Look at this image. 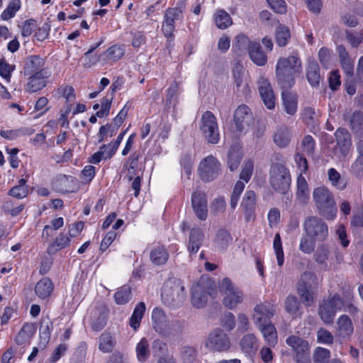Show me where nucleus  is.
I'll list each match as a JSON object with an SVG mask.
<instances>
[{
    "label": "nucleus",
    "mask_w": 363,
    "mask_h": 363,
    "mask_svg": "<svg viewBox=\"0 0 363 363\" xmlns=\"http://www.w3.org/2000/svg\"><path fill=\"white\" fill-rule=\"evenodd\" d=\"M208 294L206 289L199 284L194 286L191 289V303L197 308H203L208 301Z\"/></svg>",
    "instance_id": "24"
},
{
    "label": "nucleus",
    "mask_w": 363,
    "mask_h": 363,
    "mask_svg": "<svg viewBox=\"0 0 363 363\" xmlns=\"http://www.w3.org/2000/svg\"><path fill=\"white\" fill-rule=\"evenodd\" d=\"M351 172L357 177H363V157H357L351 165Z\"/></svg>",
    "instance_id": "64"
},
{
    "label": "nucleus",
    "mask_w": 363,
    "mask_h": 363,
    "mask_svg": "<svg viewBox=\"0 0 363 363\" xmlns=\"http://www.w3.org/2000/svg\"><path fill=\"white\" fill-rule=\"evenodd\" d=\"M108 309L105 305L97 306L94 311V318L91 323L93 330L100 331L106 325Z\"/></svg>",
    "instance_id": "19"
},
{
    "label": "nucleus",
    "mask_w": 363,
    "mask_h": 363,
    "mask_svg": "<svg viewBox=\"0 0 363 363\" xmlns=\"http://www.w3.org/2000/svg\"><path fill=\"white\" fill-rule=\"evenodd\" d=\"M45 60L38 55H32L28 57L25 62V74H35L41 70H49L44 68Z\"/></svg>",
    "instance_id": "25"
},
{
    "label": "nucleus",
    "mask_w": 363,
    "mask_h": 363,
    "mask_svg": "<svg viewBox=\"0 0 363 363\" xmlns=\"http://www.w3.org/2000/svg\"><path fill=\"white\" fill-rule=\"evenodd\" d=\"M276 42L279 47H284L287 45L291 38L289 28L284 25H279L275 33Z\"/></svg>",
    "instance_id": "47"
},
{
    "label": "nucleus",
    "mask_w": 363,
    "mask_h": 363,
    "mask_svg": "<svg viewBox=\"0 0 363 363\" xmlns=\"http://www.w3.org/2000/svg\"><path fill=\"white\" fill-rule=\"evenodd\" d=\"M259 91L260 96L269 109H272L275 106V97L269 81L262 77L259 80Z\"/></svg>",
    "instance_id": "18"
},
{
    "label": "nucleus",
    "mask_w": 363,
    "mask_h": 363,
    "mask_svg": "<svg viewBox=\"0 0 363 363\" xmlns=\"http://www.w3.org/2000/svg\"><path fill=\"white\" fill-rule=\"evenodd\" d=\"M108 148L107 145H104L101 147L100 150L97 152H95L90 158L89 162L94 164H98L102 160L110 159L114 154L110 150V151H106V149Z\"/></svg>",
    "instance_id": "55"
},
{
    "label": "nucleus",
    "mask_w": 363,
    "mask_h": 363,
    "mask_svg": "<svg viewBox=\"0 0 363 363\" xmlns=\"http://www.w3.org/2000/svg\"><path fill=\"white\" fill-rule=\"evenodd\" d=\"M214 21L219 29H225L233 23L231 17L224 10H218L216 12Z\"/></svg>",
    "instance_id": "45"
},
{
    "label": "nucleus",
    "mask_w": 363,
    "mask_h": 363,
    "mask_svg": "<svg viewBox=\"0 0 363 363\" xmlns=\"http://www.w3.org/2000/svg\"><path fill=\"white\" fill-rule=\"evenodd\" d=\"M137 356L140 361L145 362L150 354L149 345L145 338H143L136 347Z\"/></svg>",
    "instance_id": "58"
},
{
    "label": "nucleus",
    "mask_w": 363,
    "mask_h": 363,
    "mask_svg": "<svg viewBox=\"0 0 363 363\" xmlns=\"http://www.w3.org/2000/svg\"><path fill=\"white\" fill-rule=\"evenodd\" d=\"M285 311L293 318H301L303 314L302 306L298 298L289 295L284 301Z\"/></svg>",
    "instance_id": "23"
},
{
    "label": "nucleus",
    "mask_w": 363,
    "mask_h": 363,
    "mask_svg": "<svg viewBox=\"0 0 363 363\" xmlns=\"http://www.w3.org/2000/svg\"><path fill=\"white\" fill-rule=\"evenodd\" d=\"M302 152L308 156H313L315 147V142L313 138L311 135H306L303 137L301 143Z\"/></svg>",
    "instance_id": "57"
},
{
    "label": "nucleus",
    "mask_w": 363,
    "mask_h": 363,
    "mask_svg": "<svg viewBox=\"0 0 363 363\" xmlns=\"http://www.w3.org/2000/svg\"><path fill=\"white\" fill-rule=\"evenodd\" d=\"M69 243V238L67 234L60 233L59 236L55 238L53 243L48 247V253L54 255L61 249L66 247Z\"/></svg>",
    "instance_id": "44"
},
{
    "label": "nucleus",
    "mask_w": 363,
    "mask_h": 363,
    "mask_svg": "<svg viewBox=\"0 0 363 363\" xmlns=\"http://www.w3.org/2000/svg\"><path fill=\"white\" fill-rule=\"evenodd\" d=\"M138 160L139 155L136 153H133L128 157L127 163L123 166V168H125L127 170L125 178H127L128 181L135 179L137 176H141L139 171L137 169Z\"/></svg>",
    "instance_id": "35"
},
{
    "label": "nucleus",
    "mask_w": 363,
    "mask_h": 363,
    "mask_svg": "<svg viewBox=\"0 0 363 363\" xmlns=\"http://www.w3.org/2000/svg\"><path fill=\"white\" fill-rule=\"evenodd\" d=\"M117 131V129L114 127H112L111 125H103L99 129V142L101 143L105 140H107L108 138H111L113 136Z\"/></svg>",
    "instance_id": "62"
},
{
    "label": "nucleus",
    "mask_w": 363,
    "mask_h": 363,
    "mask_svg": "<svg viewBox=\"0 0 363 363\" xmlns=\"http://www.w3.org/2000/svg\"><path fill=\"white\" fill-rule=\"evenodd\" d=\"M181 357L184 363H194L197 357L196 350L191 346H183L181 348Z\"/></svg>",
    "instance_id": "54"
},
{
    "label": "nucleus",
    "mask_w": 363,
    "mask_h": 363,
    "mask_svg": "<svg viewBox=\"0 0 363 363\" xmlns=\"http://www.w3.org/2000/svg\"><path fill=\"white\" fill-rule=\"evenodd\" d=\"M124 55L123 48L118 45H114L109 48L105 52L106 60L116 62L121 59Z\"/></svg>",
    "instance_id": "56"
},
{
    "label": "nucleus",
    "mask_w": 363,
    "mask_h": 363,
    "mask_svg": "<svg viewBox=\"0 0 363 363\" xmlns=\"http://www.w3.org/2000/svg\"><path fill=\"white\" fill-rule=\"evenodd\" d=\"M345 121L349 122L352 130L356 133L363 130V113L360 111H346L343 115Z\"/></svg>",
    "instance_id": "29"
},
{
    "label": "nucleus",
    "mask_w": 363,
    "mask_h": 363,
    "mask_svg": "<svg viewBox=\"0 0 363 363\" xmlns=\"http://www.w3.org/2000/svg\"><path fill=\"white\" fill-rule=\"evenodd\" d=\"M35 333V328L33 325L26 323L23 325L20 331L15 337V342L18 345H22L30 341Z\"/></svg>",
    "instance_id": "40"
},
{
    "label": "nucleus",
    "mask_w": 363,
    "mask_h": 363,
    "mask_svg": "<svg viewBox=\"0 0 363 363\" xmlns=\"http://www.w3.org/2000/svg\"><path fill=\"white\" fill-rule=\"evenodd\" d=\"M335 137L336 145L329 150V155L333 159L342 160L351 150V135L345 128H339L335 133Z\"/></svg>",
    "instance_id": "8"
},
{
    "label": "nucleus",
    "mask_w": 363,
    "mask_h": 363,
    "mask_svg": "<svg viewBox=\"0 0 363 363\" xmlns=\"http://www.w3.org/2000/svg\"><path fill=\"white\" fill-rule=\"evenodd\" d=\"M240 347L244 352L247 354L253 353L258 347L257 337L252 333L244 335L240 340Z\"/></svg>",
    "instance_id": "39"
},
{
    "label": "nucleus",
    "mask_w": 363,
    "mask_h": 363,
    "mask_svg": "<svg viewBox=\"0 0 363 363\" xmlns=\"http://www.w3.org/2000/svg\"><path fill=\"white\" fill-rule=\"evenodd\" d=\"M191 206L196 217L205 220L208 215L207 198L205 193L196 191L191 196Z\"/></svg>",
    "instance_id": "15"
},
{
    "label": "nucleus",
    "mask_w": 363,
    "mask_h": 363,
    "mask_svg": "<svg viewBox=\"0 0 363 363\" xmlns=\"http://www.w3.org/2000/svg\"><path fill=\"white\" fill-rule=\"evenodd\" d=\"M200 129L208 143L216 144L219 141L218 123L215 116L209 111L204 112L201 119Z\"/></svg>",
    "instance_id": "10"
},
{
    "label": "nucleus",
    "mask_w": 363,
    "mask_h": 363,
    "mask_svg": "<svg viewBox=\"0 0 363 363\" xmlns=\"http://www.w3.org/2000/svg\"><path fill=\"white\" fill-rule=\"evenodd\" d=\"M220 173V163L213 156L209 155L201 160L199 167L201 179L205 182H211Z\"/></svg>",
    "instance_id": "13"
},
{
    "label": "nucleus",
    "mask_w": 363,
    "mask_h": 363,
    "mask_svg": "<svg viewBox=\"0 0 363 363\" xmlns=\"http://www.w3.org/2000/svg\"><path fill=\"white\" fill-rule=\"evenodd\" d=\"M152 320L153 322V328L160 335L162 334L169 320L164 311L158 308H155L153 310Z\"/></svg>",
    "instance_id": "30"
},
{
    "label": "nucleus",
    "mask_w": 363,
    "mask_h": 363,
    "mask_svg": "<svg viewBox=\"0 0 363 363\" xmlns=\"http://www.w3.org/2000/svg\"><path fill=\"white\" fill-rule=\"evenodd\" d=\"M286 343L292 348L295 354H306L309 350L308 342L296 335H290L286 340Z\"/></svg>",
    "instance_id": "31"
},
{
    "label": "nucleus",
    "mask_w": 363,
    "mask_h": 363,
    "mask_svg": "<svg viewBox=\"0 0 363 363\" xmlns=\"http://www.w3.org/2000/svg\"><path fill=\"white\" fill-rule=\"evenodd\" d=\"M318 284L316 276L311 272H303L297 284V293L306 306H311L315 301V287Z\"/></svg>",
    "instance_id": "3"
},
{
    "label": "nucleus",
    "mask_w": 363,
    "mask_h": 363,
    "mask_svg": "<svg viewBox=\"0 0 363 363\" xmlns=\"http://www.w3.org/2000/svg\"><path fill=\"white\" fill-rule=\"evenodd\" d=\"M21 8L20 0H12L6 9L1 13V18L4 21H8L11 18L14 17L16 13Z\"/></svg>",
    "instance_id": "52"
},
{
    "label": "nucleus",
    "mask_w": 363,
    "mask_h": 363,
    "mask_svg": "<svg viewBox=\"0 0 363 363\" xmlns=\"http://www.w3.org/2000/svg\"><path fill=\"white\" fill-rule=\"evenodd\" d=\"M184 329V322L177 319H169L161 335L174 337L179 335Z\"/></svg>",
    "instance_id": "38"
},
{
    "label": "nucleus",
    "mask_w": 363,
    "mask_h": 363,
    "mask_svg": "<svg viewBox=\"0 0 363 363\" xmlns=\"http://www.w3.org/2000/svg\"><path fill=\"white\" fill-rule=\"evenodd\" d=\"M330 357V350L320 347L315 349L313 356L314 363H325Z\"/></svg>",
    "instance_id": "59"
},
{
    "label": "nucleus",
    "mask_w": 363,
    "mask_h": 363,
    "mask_svg": "<svg viewBox=\"0 0 363 363\" xmlns=\"http://www.w3.org/2000/svg\"><path fill=\"white\" fill-rule=\"evenodd\" d=\"M54 289V285L48 277H43L39 280L35 286L36 295L42 299L49 297Z\"/></svg>",
    "instance_id": "28"
},
{
    "label": "nucleus",
    "mask_w": 363,
    "mask_h": 363,
    "mask_svg": "<svg viewBox=\"0 0 363 363\" xmlns=\"http://www.w3.org/2000/svg\"><path fill=\"white\" fill-rule=\"evenodd\" d=\"M204 240L201 228H191L189 234L188 250L191 254L196 253Z\"/></svg>",
    "instance_id": "27"
},
{
    "label": "nucleus",
    "mask_w": 363,
    "mask_h": 363,
    "mask_svg": "<svg viewBox=\"0 0 363 363\" xmlns=\"http://www.w3.org/2000/svg\"><path fill=\"white\" fill-rule=\"evenodd\" d=\"M252 120V113L250 108L245 105L237 108L234 113V122L236 130L242 133L250 125Z\"/></svg>",
    "instance_id": "17"
},
{
    "label": "nucleus",
    "mask_w": 363,
    "mask_h": 363,
    "mask_svg": "<svg viewBox=\"0 0 363 363\" xmlns=\"http://www.w3.org/2000/svg\"><path fill=\"white\" fill-rule=\"evenodd\" d=\"M337 52L341 65L347 75L351 77L354 73V62L343 45L337 46Z\"/></svg>",
    "instance_id": "34"
},
{
    "label": "nucleus",
    "mask_w": 363,
    "mask_h": 363,
    "mask_svg": "<svg viewBox=\"0 0 363 363\" xmlns=\"http://www.w3.org/2000/svg\"><path fill=\"white\" fill-rule=\"evenodd\" d=\"M306 235L300 242L299 249L306 254L311 253L315 241H323L328 236V228H306Z\"/></svg>",
    "instance_id": "12"
},
{
    "label": "nucleus",
    "mask_w": 363,
    "mask_h": 363,
    "mask_svg": "<svg viewBox=\"0 0 363 363\" xmlns=\"http://www.w3.org/2000/svg\"><path fill=\"white\" fill-rule=\"evenodd\" d=\"M328 179L332 185L339 190H343L346 188L347 184L341 179L340 174L335 169L330 168L328 171Z\"/></svg>",
    "instance_id": "50"
},
{
    "label": "nucleus",
    "mask_w": 363,
    "mask_h": 363,
    "mask_svg": "<svg viewBox=\"0 0 363 363\" xmlns=\"http://www.w3.org/2000/svg\"><path fill=\"white\" fill-rule=\"evenodd\" d=\"M150 258L154 264L162 265L167 262L169 253L164 246H157L151 250Z\"/></svg>",
    "instance_id": "36"
},
{
    "label": "nucleus",
    "mask_w": 363,
    "mask_h": 363,
    "mask_svg": "<svg viewBox=\"0 0 363 363\" xmlns=\"http://www.w3.org/2000/svg\"><path fill=\"white\" fill-rule=\"evenodd\" d=\"M291 138V130L286 126H281L274 133L273 140L278 147L284 148L289 145Z\"/></svg>",
    "instance_id": "26"
},
{
    "label": "nucleus",
    "mask_w": 363,
    "mask_h": 363,
    "mask_svg": "<svg viewBox=\"0 0 363 363\" xmlns=\"http://www.w3.org/2000/svg\"><path fill=\"white\" fill-rule=\"evenodd\" d=\"M181 83L174 81L172 84L167 89V96L166 99V104L169 107H174L178 102V95L179 94Z\"/></svg>",
    "instance_id": "43"
},
{
    "label": "nucleus",
    "mask_w": 363,
    "mask_h": 363,
    "mask_svg": "<svg viewBox=\"0 0 363 363\" xmlns=\"http://www.w3.org/2000/svg\"><path fill=\"white\" fill-rule=\"evenodd\" d=\"M219 291L223 296V303L229 308H235L243 300L242 292L236 287L229 278L223 279L219 283Z\"/></svg>",
    "instance_id": "6"
},
{
    "label": "nucleus",
    "mask_w": 363,
    "mask_h": 363,
    "mask_svg": "<svg viewBox=\"0 0 363 363\" xmlns=\"http://www.w3.org/2000/svg\"><path fill=\"white\" fill-rule=\"evenodd\" d=\"M307 79L313 86H318L320 83V75L318 65L315 62H310L307 69Z\"/></svg>",
    "instance_id": "48"
},
{
    "label": "nucleus",
    "mask_w": 363,
    "mask_h": 363,
    "mask_svg": "<svg viewBox=\"0 0 363 363\" xmlns=\"http://www.w3.org/2000/svg\"><path fill=\"white\" fill-rule=\"evenodd\" d=\"M248 54L251 60L257 66H264L267 62V56L262 51V47L258 42H254L252 44Z\"/></svg>",
    "instance_id": "32"
},
{
    "label": "nucleus",
    "mask_w": 363,
    "mask_h": 363,
    "mask_svg": "<svg viewBox=\"0 0 363 363\" xmlns=\"http://www.w3.org/2000/svg\"><path fill=\"white\" fill-rule=\"evenodd\" d=\"M274 308L269 302L257 304L253 309L252 319L256 326L271 322V318L274 315Z\"/></svg>",
    "instance_id": "14"
},
{
    "label": "nucleus",
    "mask_w": 363,
    "mask_h": 363,
    "mask_svg": "<svg viewBox=\"0 0 363 363\" xmlns=\"http://www.w3.org/2000/svg\"><path fill=\"white\" fill-rule=\"evenodd\" d=\"M282 91V101L284 110L287 114L294 116L298 109V99L295 93L284 89Z\"/></svg>",
    "instance_id": "21"
},
{
    "label": "nucleus",
    "mask_w": 363,
    "mask_h": 363,
    "mask_svg": "<svg viewBox=\"0 0 363 363\" xmlns=\"http://www.w3.org/2000/svg\"><path fill=\"white\" fill-rule=\"evenodd\" d=\"M313 198L319 213L328 220H333L337 215L336 203L333 193L325 186L315 188Z\"/></svg>",
    "instance_id": "2"
},
{
    "label": "nucleus",
    "mask_w": 363,
    "mask_h": 363,
    "mask_svg": "<svg viewBox=\"0 0 363 363\" xmlns=\"http://www.w3.org/2000/svg\"><path fill=\"white\" fill-rule=\"evenodd\" d=\"M255 41H251L247 36L244 34H239L235 38V42L233 48L237 51H242L247 50L248 52L250 50L252 44Z\"/></svg>",
    "instance_id": "53"
},
{
    "label": "nucleus",
    "mask_w": 363,
    "mask_h": 363,
    "mask_svg": "<svg viewBox=\"0 0 363 363\" xmlns=\"http://www.w3.org/2000/svg\"><path fill=\"white\" fill-rule=\"evenodd\" d=\"M242 158L241 148L238 146H233L230 148L228 153V165L230 171L238 169Z\"/></svg>",
    "instance_id": "42"
},
{
    "label": "nucleus",
    "mask_w": 363,
    "mask_h": 363,
    "mask_svg": "<svg viewBox=\"0 0 363 363\" xmlns=\"http://www.w3.org/2000/svg\"><path fill=\"white\" fill-rule=\"evenodd\" d=\"M184 287L178 280H168L163 286L162 301L169 307L177 306L184 299Z\"/></svg>",
    "instance_id": "5"
},
{
    "label": "nucleus",
    "mask_w": 363,
    "mask_h": 363,
    "mask_svg": "<svg viewBox=\"0 0 363 363\" xmlns=\"http://www.w3.org/2000/svg\"><path fill=\"white\" fill-rule=\"evenodd\" d=\"M291 175L289 169L281 164H273L270 169V184L272 188L284 194L290 187Z\"/></svg>",
    "instance_id": "7"
},
{
    "label": "nucleus",
    "mask_w": 363,
    "mask_h": 363,
    "mask_svg": "<svg viewBox=\"0 0 363 363\" xmlns=\"http://www.w3.org/2000/svg\"><path fill=\"white\" fill-rule=\"evenodd\" d=\"M233 238L225 228H220L217 230L214 242L220 250H225L231 243Z\"/></svg>",
    "instance_id": "41"
},
{
    "label": "nucleus",
    "mask_w": 363,
    "mask_h": 363,
    "mask_svg": "<svg viewBox=\"0 0 363 363\" xmlns=\"http://www.w3.org/2000/svg\"><path fill=\"white\" fill-rule=\"evenodd\" d=\"M344 306V301L337 294L323 298L319 303L318 313L325 325H332L337 311Z\"/></svg>",
    "instance_id": "4"
},
{
    "label": "nucleus",
    "mask_w": 363,
    "mask_h": 363,
    "mask_svg": "<svg viewBox=\"0 0 363 363\" xmlns=\"http://www.w3.org/2000/svg\"><path fill=\"white\" fill-rule=\"evenodd\" d=\"M302 71V62L298 52L280 57L276 65V77L281 89H289L294 84V77Z\"/></svg>",
    "instance_id": "1"
},
{
    "label": "nucleus",
    "mask_w": 363,
    "mask_h": 363,
    "mask_svg": "<svg viewBox=\"0 0 363 363\" xmlns=\"http://www.w3.org/2000/svg\"><path fill=\"white\" fill-rule=\"evenodd\" d=\"M231 343L228 335L220 328H216L208 334L205 346L213 352H225Z\"/></svg>",
    "instance_id": "11"
},
{
    "label": "nucleus",
    "mask_w": 363,
    "mask_h": 363,
    "mask_svg": "<svg viewBox=\"0 0 363 363\" xmlns=\"http://www.w3.org/2000/svg\"><path fill=\"white\" fill-rule=\"evenodd\" d=\"M234 79L238 91L247 94L250 91V87L247 82L243 80V74L240 72H234Z\"/></svg>",
    "instance_id": "61"
},
{
    "label": "nucleus",
    "mask_w": 363,
    "mask_h": 363,
    "mask_svg": "<svg viewBox=\"0 0 363 363\" xmlns=\"http://www.w3.org/2000/svg\"><path fill=\"white\" fill-rule=\"evenodd\" d=\"M296 197L299 202L306 203L310 198L308 184L305 177L299 174L296 182Z\"/></svg>",
    "instance_id": "33"
},
{
    "label": "nucleus",
    "mask_w": 363,
    "mask_h": 363,
    "mask_svg": "<svg viewBox=\"0 0 363 363\" xmlns=\"http://www.w3.org/2000/svg\"><path fill=\"white\" fill-rule=\"evenodd\" d=\"M50 76L49 70H41L39 72L32 74L25 86L26 91L35 93L42 90L47 85L46 79Z\"/></svg>",
    "instance_id": "16"
},
{
    "label": "nucleus",
    "mask_w": 363,
    "mask_h": 363,
    "mask_svg": "<svg viewBox=\"0 0 363 363\" xmlns=\"http://www.w3.org/2000/svg\"><path fill=\"white\" fill-rule=\"evenodd\" d=\"M28 186L26 185V180L21 179L18 185L13 186L9 190V194L16 199H23L28 195Z\"/></svg>",
    "instance_id": "46"
},
{
    "label": "nucleus",
    "mask_w": 363,
    "mask_h": 363,
    "mask_svg": "<svg viewBox=\"0 0 363 363\" xmlns=\"http://www.w3.org/2000/svg\"><path fill=\"white\" fill-rule=\"evenodd\" d=\"M257 327L262 333L264 340L269 346L274 347L277 345L278 340L277 333L276 328L272 322L258 325Z\"/></svg>",
    "instance_id": "22"
},
{
    "label": "nucleus",
    "mask_w": 363,
    "mask_h": 363,
    "mask_svg": "<svg viewBox=\"0 0 363 363\" xmlns=\"http://www.w3.org/2000/svg\"><path fill=\"white\" fill-rule=\"evenodd\" d=\"M52 328V323L49 318L43 319L41 320L39 332H40V346L45 348L50 339V330Z\"/></svg>",
    "instance_id": "37"
},
{
    "label": "nucleus",
    "mask_w": 363,
    "mask_h": 363,
    "mask_svg": "<svg viewBox=\"0 0 363 363\" xmlns=\"http://www.w3.org/2000/svg\"><path fill=\"white\" fill-rule=\"evenodd\" d=\"M115 345L113 337L109 333L104 332L99 337V348L104 352H110Z\"/></svg>",
    "instance_id": "49"
},
{
    "label": "nucleus",
    "mask_w": 363,
    "mask_h": 363,
    "mask_svg": "<svg viewBox=\"0 0 363 363\" xmlns=\"http://www.w3.org/2000/svg\"><path fill=\"white\" fill-rule=\"evenodd\" d=\"M253 167V162L251 160L246 161L243 164L240 174V179L244 180L245 182H248L252 177Z\"/></svg>",
    "instance_id": "63"
},
{
    "label": "nucleus",
    "mask_w": 363,
    "mask_h": 363,
    "mask_svg": "<svg viewBox=\"0 0 363 363\" xmlns=\"http://www.w3.org/2000/svg\"><path fill=\"white\" fill-rule=\"evenodd\" d=\"M114 298L117 304L127 303L131 298V288L128 286H123L115 293Z\"/></svg>",
    "instance_id": "51"
},
{
    "label": "nucleus",
    "mask_w": 363,
    "mask_h": 363,
    "mask_svg": "<svg viewBox=\"0 0 363 363\" xmlns=\"http://www.w3.org/2000/svg\"><path fill=\"white\" fill-rule=\"evenodd\" d=\"M317 340L320 343L331 345L333 343L334 336L329 330L321 328L317 332Z\"/></svg>",
    "instance_id": "60"
},
{
    "label": "nucleus",
    "mask_w": 363,
    "mask_h": 363,
    "mask_svg": "<svg viewBox=\"0 0 363 363\" xmlns=\"http://www.w3.org/2000/svg\"><path fill=\"white\" fill-rule=\"evenodd\" d=\"M337 337L341 340L349 338L353 333L354 328L352 320L347 315H342L337 321Z\"/></svg>",
    "instance_id": "20"
},
{
    "label": "nucleus",
    "mask_w": 363,
    "mask_h": 363,
    "mask_svg": "<svg viewBox=\"0 0 363 363\" xmlns=\"http://www.w3.org/2000/svg\"><path fill=\"white\" fill-rule=\"evenodd\" d=\"M186 7L184 1H180L177 6L167 9L164 15L162 32L167 38L173 37L176 21L182 20L183 12Z\"/></svg>",
    "instance_id": "9"
}]
</instances>
